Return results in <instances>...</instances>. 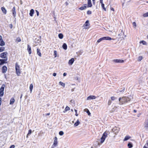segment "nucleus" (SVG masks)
<instances>
[{"instance_id":"63","label":"nucleus","mask_w":148,"mask_h":148,"mask_svg":"<svg viewBox=\"0 0 148 148\" xmlns=\"http://www.w3.org/2000/svg\"><path fill=\"white\" fill-rule=\"evenodd\" d=\"M65 3H66V5H67L68 4V3L67 2H66Z\"/></svg>"},{"instance_id":"5","label":"nucleus","mask_w":148,"mask_h":148,"mask_svg":"<svg viewBox=\"0 0 148 148\" xmlns=\"http://www.w3.org/2000/svg\"><path fill=\"white\" fill-rule=\"evenodd\" d=\"M7 54L8 53L7 51L3 52L0 54V58L3 59H8Z\"/></svg>"},{"instance_id":"11","label":"nucleus","mask_w":148,"mask_h":148,"mask_svg":"<svg viewBox=\"0 0 148 148\" xmlns=\"http://www.w3.org/2000/svg\"><path fill=\"white\" fill-rule=\"evenodd\" d=\"M12 13L13 16L14 17H15L16 15V8L14 6L12 9Z\"/></svg>"},{"instance_id":"37","label":"nucleus","mask_w":148,"mask_h":148,"mask_svg":"<svg viewBox=\"0 0 148 148\" xmlns=\"http://www.w3.org/2000/svg\"><path fill=\"white\" fill-rule=\"evenodd\" d=\"M143 59V57L142 56H139L138 58V61H140L141 60H142Z\"/></svg>"},{"instance_id":"42","label":"nucleus","mask_w":148,"mask_h":148,"mask_svg":"<svg viewBox=\"0 0 148 148\" xmlns=\"http://www.w3.org/2000/svg\"><path fill=\"white\" fill-rule=\"evenodd\" d=\"M116 98L114 96H112L111 97V99L112 101L116 99Z\"/></svg>"},{"instance_id":"21","label":"nucleus","mask_w":148,"mask_h":148,"mask_svg":"<svg viewBox=\"0 0 148 148\" xmlns=\"http://www.w3.org/2000/svg\"><path fill=\"white\" fill-rule=\"evenodd\" d=\"M1 10L3 12L4 14H6L7 13V10L4 7H2L1 8Z\"/></svg>"},{"instance_id":"51","label":"nucleus","mask_w":148,"mask_h":148,"mask_svg":"<svg viewBox=\"0 0 148 148\" xmlns=\"http://www.w3.org/2000/svg\"><path fill=\"white\" fill-rule=\"evenodd\" d=\"M50 113L49 112V113L46 114L45 116H49L50 115Z\"/></svg>"},{"instance_id":"33","label":"nucleus","mask_w":148,"mask_h":148,"mask_svg":"<svg viewBox=\"0 0 148 148\" xmlns=\"http://www.w3.org/2000/svg\"><path fill=\"white\" fill-rule=\"evenodd\" d=\"M33 85L32 84L30 85V86H29V89H30V91L31 92H32V90L33 89Z\"/></svg>"},{"instance_id":"30","label":"nucleus","mask_w":148,"mask_h":148,"mask_svg":"<svg viewBox=\"0 0 148 148\" xmlns=\"http://www.w3.org/2000/svg\"><path fill=\"white\" fill-rule=\"evenodd\" d=\"M58 37L60 39H62L63 37V34L61 33L59 34H58Z\"/></svg>"},{"instance_id":"14","label":"nucleus","mask_w":148,"mask_h":148,"mask_svg":"<svg viewBox=\"0 0 148 148\" xmlns=\"http://www.w3.org/2000/svg\"><path fill=\"white\" fill-rule=\"evenodd\" d=\"M144 127L146 130H148V119L146 120L145 122Z\"/></svg>"},{"instance_id":"44","label":"nucleus","mask_w":148,"mask_h":148,"mask_svg":"<svg viewBox=\"0 0 148 148\" xmlns=\"http://www.w3.org/2000/svg\"><path fill=\"white\" fill-rule=\"evenodd\" d=\"M133 25V26L135 27L136 28V23L135 22H134L132 23Z\"/></svg>"},{"instance_id":"62","label":"nucleus","mask_w":148,"mask_h":148,"mask_svg":"<svg viewBox=\"0 0 148 148\" xmlns=\"http://www.w3.org/2000/svg\"><path fill=\"white\" fill-rule=\"evenodd\" d=\"M74 89L73 88V89H72L71 90L72 92H73L74 91Z\"/></svg>"},{"instance_id":"64","label":"nucleus","mask_w":148,"mask_h":148,"mask_svg":"<svg viewBox=\"0 0 148 148\" xmlns=\"http://www.w3.org/2000/svg\"><path fill=\"white\" fill-rule=\"evenodd\" d=\"M10 28H12V25H10Z\"/></svg>"},{"instance_id":"12","label":"nucleus","mask_w":148,"mask_h":148,"mask_svg":"<svg viewBox=\"0 0 148 148\" xmlns=\"http://www.w3.org/2000/svg\"><path fill=\"white\" fill-rule=\"evenodd\" d=\"M5 45V43L2 39V37L0 35V46H3Z\"/></svg>"},{"instance_id":"53","label":"nucleus","mask_w":148,"mask_h":148,"mask_svg":"<svg viewBox=\"0 0 148 148\" xmlns=\"http://www.w3.org/2000/svg\"><path fill=\"white\" fill-rule=\"evenodd\" d=\"M92 2L93 4H95V0H92Z\"/></svg>"},{"instance_id":"52","label":"nucleus","mask_w":148,"mask_h":148,"mask_svg":"<svg viewBox=\"0 0 148 148\" xmlns=\"http://www.w3.org/2000/svg\"><path fill=\"white\" fill-rule=\"evenodd\" d=\"M100 2L101 4L103 3V0H100Z\"/></svg>"},{"instance_id":"61","label":"nucleus","mask_w":148,"mask_h":148,"mask_svg":"<svg viewBox=\"0 0 148 148\" xmlns=\"http://www.w3.org/2000/svg\"><path fill=\"white\" fill-rule=\"evenodd\" d=\"M147 145V147H148V141L147 142L146 144L145 145Z\"/></svg>"},{"instance_id":"57","label":"nucleus","mask_w":148,"mask_h":148,"mask_svg":"<svg viewBox=\"0 0 148 148\" xmlns=\"http://www.w3.org/2000/svg\"><path fill=\"white\" fill-rule=\"evenodd\" d=\"M125 88H123V89L122 90L120 91V92H124L125 91Z\"/></svg>"},{"instance_id":"16","label":"nucleus","mask_w":148,"mask_h":148,"mask_svg":"<svg viewBox=\"0 0 148 148\" xmlns=\"http://www.w3.org/2000/svg\"><path fill=\"white\" fill-rule=\"evenodd\" d=\"M86 4H84V6H82L81 7L79 8V9L81 10H85L87 8Z\"/></svg>"},{"instance_id":"24","label":"nucleus","mask_w":148,"mask_h":148,"mask_svg":"<svg viewBox=\"0 0 148 148\" xmlns=\"http://www.w3.org/2000/svg\"><path fill=\"white\" fill-rule=\"evenodd\" d=\"M87 4V7H91L92 6L91 1H88Z\"/></svg>"},{"instance_id":"60","label":"nucleus","mask_w":148,"mask_h":148,"mask_svg":"<svg viewBox=\"0 0 148 148\" xmlns=\"http://www.w3.org/2000/svg\"><path fill=\"white\" fill-rule=\"evenodd\" d=\"M134 112L135 113H136L137 112V110H134Z\"/></svg>"},{"instance_id":"43","label":"nucleus","mask_w":148,"mask_h":148,"mask_svg":"<svg viewBox=\"0 0 148 148\" xmlns=\"http://www.w3.org/2000/svg\"><path fill=\"white\" fill-rule=\"evenodd\" d=\"M57 51H54V55L55 57L57 56Z\"/></svg>"},{"instance_id":"28","label":"nucleus","mask_w":148,"mask_h":148,"mask_svg":"<svg viewBox=\"0 0 148 148\" xmlns=\"http://www.w3.org/2000/svg\"><path fill=\"white\" fill-rule=\"evenodd\" d=\"M117 109V107L116 106L114 107L112 109L111 111L112 112H114L116 111Z\"/></svg>"},{"instance_id":"58","label":"nucleus","mask_w":148,"mask_h":148,"mask_svg":"<svg viewBox=\"0 0 148 148\" xmlns=\"http://www.w3.org/2000/svg\"><path fill=\"white\" fill-rule=\"evenodd\" d=\"M143 148H148V147L145 145L144 146Z\"/></svg>"},{"instance_id":"40","label":"nucleus","mask_w":148,"mask_h":148,"mask_svg":"<svg viewBox=\"0 0 148 148\" xmlns=\"http://www.w3.org/2000/svg\"><path fill=\"white\" fill-rule=\"evenodd\" d=\"M32 133V130H28V133L27 134V136L29 135Z\"/></svg>"},{"instance_id":"32","label":"nucleus","mask_w":148,"mask_h":148,"mask_svg":"<svg viewBox=\"0 0 148 148\" xmlns=\"http://www.w3.org/2000/svg\"><path fill=\"white\" fill-rule=\"evenodd\" d=\"M140 43H142L143 45H147V42L144 40H142L140 42Z\"/></svg>"},{"instance_id":"3","label":"nucleus","mask_w":148,"mask_h":148,"mask_svg":"<svg viewBox=\"0 0 148 148\" xmlns=\"http://www.w3.org/2000/svg\"><path fill=\"white\" fill-rule=\"evenodd\" d=\"M108 135L107 132L106 131L103 134L101 138L100 142L101 143H103L104 141Z\"/></svg>"},{"instance_id":"59","label":"nucleus","mask_w":148,"mask_h":148,"mask_svg":"<svg viewBox=\"0 0 148 148\" xmlns=\"http://www.w3.org/2000/svg\"><path fill=\"white\" fill-rule=\"evenodd\" d=\"M66 73H63V76H66Z\"/></svg>"},{"instance_id":"41","label":"nucleus","mask_w":148,"mask_h":148,"mask_svg":"<svg viewBox=\"0 0 148 148\" xmlns=\"http://www.w3.org/2000/svg\"><path fill=\"white\" fill-rule=\"evenodd\" d=\"M64 134V132L62 131H60L59 132V134L60 136H62Z\"/></svg>"},{"instance_id":"25","label":"nucleus","mask_w":148,"mask_h":148,"mask_svg":"<svg viewBox=\"0 0 148 148\" xmlns=\"http://www.w3.org/2000/svg\"><path fill=\"white\" fill-rule=\"evenodd\" d=\"M80 122L78 119L77 121L75 123L74 125L75 127H76L78 126L79 124L80 123Z\"/></svg>"},{"instance_id":"54","label":"nucleus","mask_w":148,"mask_h":148,"mask_svg":"<svg viewBox=\"0 0 148 148\" xmlns=\"http://www.w3.org/2000/svg\"><path fill=\"white\" fill-rule=\"evenodd\" d=\"M110 10H112V11H114V8H112V7H111V8H110Z\"/></svg>"},{"instance_id":"1","label":"nucleus","mask_w":148,"mask_h":148,"mask_svg":"<svg viewBox=\"0 0 148 148\" xmlns=\"http://www.w3.org/2000/svg\"><path fill=\"white\" fill-rule=\"evenodd\" d=\"M119 104L122 105L130 101L131 99L129 97L126 96H124L120 97L119 98Z\"/></svg>"},{"instance_id":"38","label":"nucleus","mask_w":148,"mask_h":148,"mask_svg":"<svg viewBox=\"0 0 148 148\" xmlns=\"http://www.w3.org/2000/svg\"><path fill=\"white\" fill-rule=\"evenodd\" d=\"M143 16L145 17L148 16V12L144 14L143 15Z\"/></svg>"},{"instance_id":"55","label":"nucleus","mask_w":148,"mask_h":148,"mask_svg":"<svg viewBox=\"0 0 148 148\" xmlns=\"http://www.w3.org/2000/svg\"><path fill=\"white\" fill-rule=\"evenodd\" d=\"M56 73H53V75L54 76H56Z\"/></svg>"},{"instance_id":"4","label":"nucleus","mask_w":148,"mask_h":148,"mask_svg":"<svg viewBox=\"0 0 148 148\" xmlns=\"http://www.w3.org/2000/svg\"><path fill=\"white\" fill-rule=\"evenodd\" d=\"M112 40V38L109 37H104L102 38H100V39H99L97 40V42L99 43L101 41L105 40Z\"/></svg>"},{"instance_id":"19","label":"nucleus","mask_w":148,"mask_h":148,"mask_svg":"<svg viewBox=\"0 0 148 148\" xmlns=\"http://www.w3.org/2000/svg\"><path fill=\"white\" fill-rule=\"evenodd\" d=\"M74 61V59L73 58H71L69 60L68 64H69L71 65L73 63Z\"/></svg>"},{"instance_id":"10","label":"nucleus","mask_w":148,"mask_h":148,"mask_svg":"<svg viewBox=\"0 0 148 148\" xmlns=\"http://www.w3.org/2000/svg\"><path fill=\"white\" fill-rule=\"evenodd\" d=\"M7 60L8 59H0V65L3 64L5 63H7Z\"/></svg>"},{"instance_id":"56","label":"nucleus","mask_w":148,"mask_h":148,"mask_svg":"<svg viewBox=\"0 0 148 148\" xmlns=\"http://www.w3.org/2000/svg\"><path fill=\"white\" fill-rule=\"evenodd\" d=\"M87 112L88 113V115H89L90 114V112L88 110Z\"/></svg>"},{"instance_id":"46","label":"nucleus","mask_w":148,"mask_h":148,"mask_svg":"<svg viewBox=\"0 0 148 148\" xmlns=\"http://www.w3.org/2000/svg\"><path fill=\"white\" fill-rule=\"evenodd\" d=\"M112 103V101L111 100H109V101L108 102V105H110L111 104V103Z\"/></svg>"},{"instance_id":"17","label":"nucleus","mask_w":148,"mask_h":148,"mask_svg":"<svg viewBox=\"0 0 148 148\" xmlns=\"http://www.w3.org/2000/svg\"><path fill=\"white\" fill-rule=\"evenodd\" d=\"M96 98V97L94 95H90L88 96L87 98V100H90L91 99H95Z\"/></svg>"},{"instance_id":"23","label":"nucleus","mask_w":148,"mask_h":148,"mask_svg":"<svg viewBox=\"0 0 148 148\" xmlns=\"http://www.w3.org/2000/svg\"><path fill=\"white\" fill-rule=\"evenodd\" d=\"M34 10L33 9H31L30 11V12L29 13V15L30 16H33V14L34 13Z\"/></svg>"},{"instance_id":"39","label":"nucleus","mask_w":148,"mask_h":148,"mask_svg":"<svg viewBox=\"0 0 148 148\" xmlns=\"http://www.w3.org/2000/svg\"><path fill=\"white\" fill-rule=\"evenodd\" d=\"M16 41L17 42H20L21 41V39L20 38L18 37L16 39Z\"/></svg>"},{"instance_id":"7","label":"nucleus","mask_w":148,"mask_h":148,"mask_svg":"<svg viewBox=\"0 0 148 148\" xmlns=\"http://www.w3.org/2000/svg\"><path fill=\"white\" fill-rule=\"evenodd\" d=\"M112 131L115 134H117L119 131V129L118 127H115L112 129Z\"/></svg>"},{"instance_id":"50","label":"nucleus","mask_w":148,"mask_h":148,"mask_svg":"<svg viewBox=\"0 0 148 148\" xmlns=\"http://www.w3.org/2000/svg\"><path fill=\"white\" fill-rule=\"evenodd\" d=\"M1 100H2L1 98L0 97V106H1V102H2Z\"/></svg>"},{"instance_id":"34","label":"nucleus","mask_w":148,"mask_h":148,"mask_svg":"<svg viewBox=\"0 0 148 148\" xmlns=\"http://www.w3.org/2000/svg\"><path fill=\"white\" fill-rule=\"evenodd\" d=\"M127 146L129 148H131L133 147L132 144L130 143L128 144Z\"/></svg>"},{"instance_id":"26","label":"nucleus","mask_w":148,"mask_h":148,"mask_svg":"<svg viewBox=\"0 0 148 148\" xmlns=\"http://www.w3.org/2000/svg\"><path fill=\"white\" fill-rule=\"evenodd\" d=\"M70 110V108H69V107L68 106H67L65 108L64 110L63 111V112L64 113H65L66 112V111Z\"/></svg>"},{"instance_id":"18","label":"nucleus","mask_w":148,"mask_h":148,"mask_svg":"<svg viewBox=\"0 0 148 148\" xmlns=\"http://www.w3.org/2000/svg\"><path fill=\"white\" fill-rule=\"evenodd\" d=\"M27 50L29 54L31 53V48L29 45H27Z\"/></svg>"},{"instance_id":"20","label":"nucleus","mask_w":148,"mask_h":148,"mask_svg":"<svg viewBox=\"0 0 148 148\" xmlns=\"http://www.w3.org/2000/svg\"><path fill=\"white\" fill-rule=\"evenodd\" d=\"M37 54L40 56L41 57L42 55L40 52V49L39 48H37Z\"/></svg>"},{"instance_id":"13","label":"nucleus","mask_w":148,"mask_h":148,"mask_svg":"<svg viewBox=\"0 0 148 148\" xmlns=\"http://www.w3.org/2000/svg\"><path fill=\"white\" fill-rule=\"evenodd\" d=\"M113 61L115 63H123L124 61L123 60L120 59H114L113 60Z\"/></svg>"},{"instance_id":"48","label":"nucleus","mask_w":148,"mask_h":148,"mask_svg":"<svg viewBox=\"0 0 148 148\" xmlns=\"http://www.w3.org/2000/svg\"><path fill=\"white\" fill-rule=\"evenodd\" d=\"M15 147L14 145H12L10 146V148H14Z\"/></svg>"},{"instance_id":"9","label":"nucleus","mask_w":148,"mask_h":148,"mask_svg":"<svg viewBox=\"0 0 148 148\" xmlns=\"http://www.w3.org/2000/svg\"><path fill=\"white\" fill-rule=\"evenodd\" d=\"M58 139L57 137L56 136L54 138V140L53 144L51 148H54V147H56L57 146L58 144Z\"/></svg>"},{"instance_id":"49","label":"nucleus","mask_w":148,"mask_h":148,"mask_svg":"<svg viewBox=\"0 0 148 148\" xmlns=\"http://www.w3.org/2000/svg\"><path fill=\"white\" fill-rule=\"evenodd\" d=\"M36 12L37 13V16H38L39 15V12L37 10H36Z\"/></svg>"},{"instance_id":"27","label":"nucleus","mask_w":148,"mask_h":148,"mask_svg":"<svg viewBox=\"0 0 148 148\" xmlns=\"http://www.w3.org/2000/svg\"><path fill=\"white\" fill-rule=\"evenodd\" d=\"M62 47L63 49L65 50H66L67 49V45L65 43H64L63 44V45Z\"/></svg>"},{"instance_id":"45","label":"nucleus","mask_w":148,"mask_h":148,"mask_svg":"<svg viewBox=\"0 0 148 148\" xmlns=\"http://www.w3.org/2000/svg\"><path fill=\"white\" fill-rule=\"evenodd\" d=\"M92 13V12L90 10H88L87 12V14H90Z\"/></svg>"},{"instance_id":"15","label":"nucleus","mask_w":148,"mask_h":148,"mask_svg":"<svg viewBox=\"0 0 148 148\" xmlns=\"http://www.w3.org/2000/svg\"><path fill=\"white\" fill-rule=\"evenodd\" d=\"M2 70V73H5L7 71V68L5 66H3Z\"/></svg>"},{"instance_id":"8","label":"nucleus","mask_w":148,"mask_h":148,"mask_svg":"<svg viewBox=\"0 0 148 148\" xmlns=\"http://www.w3.org/2000/svg\"><path fill=\"white\" fill-rule=\"evenodd\" d=\"M89 23V21L88 20H87L86 21L85 23L83 25V26L84 27V28L87 29L89 28L90 24Z\"/></svg>"},{"instance_id":"6","label":"nucleus","mask_w":148,"mask_h":148,"mask_svg":"<svg viewBox=\"0 0 148 148\" xmlns=\"http://www.w3.org/2000/svg\"><path fill=\"white\" fill-rule=\"evenodd\" d=\"M5 86L3 84L0 88V97H1L3 96L4 94V90Z\"/></svg>"},{"instance_id":"31","label":"nucleus","mask_w":148,"mask_h":148,"mask_svg":"<svg viewBox=\"0 0 148 148\" xmlns=\"http://www.w3.org/2000/svg\"><path fill=\"white\" fill-rule=\"evenodd\" d=\"M59 84L62 86L63 87H65V84L62 82H59Z\"/></svg>"},{"instance_id":"2","label":"nucleus","mask_w":148,"mask_h":148,"mask_svg":"<svg viewBox=\"0 0 148 148\" xmlns=\"http://www.w3.org/2000/svg\"><path fill=\"white\" fill-rule=\"evenodd\" d=\"M20 66L17 63H16L15 64V69L16 73L17 75L19 76L21 74V72L20 69Z\"/></svg>"},{"instance_id":"29","label":"nucleus","mask_w":148,"mask_h":148,"mask_svg":"<svg viewBox=\"0 0 148 148\" xmlns=\"http://www.w3.org/2000/svg\"><path fill=\"white\" fill-rule=\"evenodd\" d=\"M130 138H131V137L130 136H126L125 137V138H124V141L127 140L128 139H130Z\"/></svg>"},{"instance_id":"22","label":"nucleus","mask_w":148,"mask_h":148,"mask_svg":"<svg viewBox=\"0 0 148 148\" xmlns=\"http://www.w3.org/2000/svg\"><path fill=\"white\" fill-rule=\"evenodd\" d=\"M15 101V100L14 98H12L10 100V105L13 104Z\"/></svg>"},{"instance_id":"36","label":"nucleus","mask_w":148,"mask_h":148,"mask_svg":"<svg viewBox=\"0 0 148 148\" xmlns=\"http://www.w3.org/2000/svg\"><path fill=\"white\" fill-rule=\"evenodd\" d=\"M101 7L105 11H106V9L104 7V4L103 3L101 4Z\"/></svg>"},{"instance_id":"35","label":"nucleus","mask_w":148,"mask_h":148,"mask_svg":"<svg viewBox=\"0 0 148 148\" xmlns=\"http://www.w3.org/2000/svg\"><path fill=\"white\" fill-rule=\"evenodd\" d=\"M5 47H0V52H2L5 50Z\"/></svg>"},{"instance_id":"47","label":"nucleus","mask_w":148,"mask_h":148,"mask_svg":"<svg viewBox=\"0 0 148 148\" xmlns=\"http://www.w3.org/2000/svg\"><path fill=\"white\" fill-rule=\"evenodd\" d=\"M74 110L75 112V115L76 116H78V114H77V110L76 109H75Z\"/></svg>"}]
</instances>
